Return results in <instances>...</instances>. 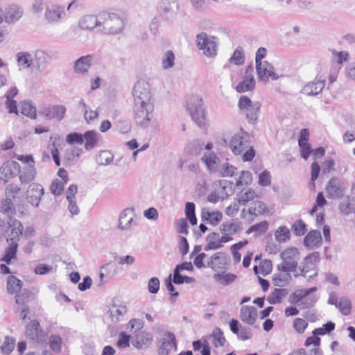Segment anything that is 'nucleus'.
<instances>
[{
  "mask_svg": "<svg viewBox=\"0 0 355 355\" xmlns=\"http://www.w3.org/2000/svg\"><path fill=\"white\" fill-rule=\"evenodd\" d=\"M322 242V236L319 230L310 231L304 239V245L309 249L318 248Z\"/></svg>",
  "mask_w": 355,
  "mask_h": 355,
  "instance_id": "4be33fe9",
  "label": "nucleus"
},
{
  "mask_svg": "<svg viewBox=\"0 0 355 355\" xmlns=\"http://www.w3.org/2000/svg\"><path fill=\"white\" fill-rule=\"evenodd\" d=\"M329 198L337 199L343 197L346 187L344 183L337 178H331L325 187Z\"/></svg>",
  "mask_w": 355,
  "mask_h": 355,
  "instance_id": "9d476101",
  "label": "nucleus"
},
{
  "mask_svg": "<svg viewBox=\"0 0 355 355\" xmlns=\"http://www.w3.org/2000/svg\"><path fill=\"white\" fill-rule=\"evenodd\" d=\"M291 230L297 236L304 235L307 231L306 225L302 219L295 221L291 226Z\"/></svg>",
  "mask_w": 355,
  "mask_h": 355,
  "instance_id": "864d4df0",
  "label": "nucleus"
},
{
  "mask_svg": "<svg viewBox=\"0 0 355 355\" xmlns=\"http://www.w3.org/2000/svg\"><path fill=\"white\" fill-rule=\"evenodd\" d=\"M284 272V274H281L280 272H279L273 275L272 283L275 286L282 287L288 284L291 282L292 279L291 272Z\"/></svg>",
  "mask_w": 355,
  "mask_h": 355,
  "instance_id": "a19ab883",
  "label": "nucleus"
},
{
  "mask_svg": "<svg viewBox=\"0 0 355 355\" xmlns=\"http://www.w3.org/2000/svg\"><path fill=\"white\" fill-rule=\"evenodd\" d=\"M19 164L14 160H8L2 164L0 168V173L6 179L16 176L20 173Z\"/></svg>",
  "mask_w": 355,
  "mask_h": 355,
  "instance_id": "f3484780",
  "label": "nucleus"
},
{
  "mask_svg": "<svg viewBox=\"0 0 355 355\" xmlns=\"http://www.w3.org/2000/svg\"><path fill=\"white\" fill-rule=\"evenodd\" d=\"M66 110V107L63 105L47 106L40 111L39 114L47 119H56L61 121L64 116Z\"/></svg>",
  "mask_w": 355,
  "mask_h": 355,
  "instance_id": "dca6fc26",
  "label": "nucleus"
},
{
  "mask_svg": "<svg viewBox=\"0 0 355 355\" xmlns=\"http://www.w3.org/2000/svg\"><path fill=\"white\" fill-rule=\"evenodd\" d=\"M202 161L211 172H216L219 168L220 159L214 153H205L202 157Z\"/></svg>",
  "mask_w": 355,
  "mask_h": 355,
  "instance_id": "c756f323",
  "label": "nucleus"
},
{
  "mask_svg": "<svg viewBox=\"0 0 355 355\" xmlns=\"http://www.w3.org/2000/svg\"><path fill=\"white\" fill-rule=\"evenodd\" d=\"M99 14L97 16L92 15H87L84 16L79 21V26L82 29L92 30L97 28L99 31L101 24L98 22Z\"/></svg>",
  "mask_w": 355,
  "mask_h": 355,
  "instance_id": "393cba45",
  "label": "nucleus"
},
{
  "mask_svg": "<svg viewBox=\"0 0 355 355\" xmlns=\"http://www.w3.org/2000/svg\"><path fill=\"white\" fill-rule=\"evenodd\" d=\"M178 10L179 4L177 0H162L157 16L163 20L170 21L176 17Z\"/></svg>",
  "mask_w": 355,
  "mask_h": 355,
  "instance_id": "1a4fd4ad",
  "label": "nucleus"
},
{
  "mask_svg": "<svg viewBox=\"0 0 355 355\" xmlns=\"http://www.w3.org/2000/svg\"><path fill=\"white\" fill-rule=\"evenodd\" d=\"M214 277L216 280L220 281L221 284L223 286H227L235 281L236 279V275L231 273L227 274H216L214 275Z\"/></svg>",
  "mask_w": 355,
  "mask_h": 355,
  "instance_id": "4d7b16f0",
  "label": "nucleus"
},
{
  "mask_svg": "<svg viewBox=\"0 0 355 355\" xmlns=\"http://www.w3.org/2000/svg\"><path fill=\"white\" fill-rule=\"evenodd\" d=\"M344 315H348L351 313L352 304L347 298H341L337 306Z\"/></svg>",
  "mask_w": 355,
  "mask_h": 355,
  "instance_id": "bf43d9fd",
  "label": "nucleus"
},
{
  "mask_svg": "<svg viewBox=\"0 0 355 355\" xmlns=\"http://www.w3.org/2000/svg\"><path fill=\"white\" fill-rule=\"evenodd\" d=\"M17 58L19 65L24 68L30 67L33 62V58L28 52H19Z\"/></svg>",
  "mask_w": 355,
  "mask_h": 355,
  "instance_id": "de8ad7c7",
  "label": "nucleus"
},
{
  "mask_svg": "<svg viewBox=\"0 0 355 355\" xmlns=\"http://www.w3.org/2000/svg\"><path fill=\"white\" fill-rule=\"evenodd\" d=\"M83 149L76 146L67 149L64 155V163L65 165L76 163L80 157Z\"/></svg>",
  "mask_w": 355,
  "mask_h": 355,
  "instance_id": "7c9ffc66",
  "label": "nucleus"
},
{
  "mask_svg": "<svg viewBox=\"0 0 355 355\" xmlns=\"http://www.w3.org/2000/svg\"><path fill=\"white\" fill-rule=\"evenodd\" d=\"M51 60V55L42 50H37L34 53L33 62L36 69L40 72L44 71Z\"/></svg>",
  "mask_w": 355,
  "mask_h": 355,
  "instance_id": "a211bd4d",
  "label": "nucleus"
},
{
  "mask_svg": "<svg viewBox=\"0 0 355 355\" xmlns=\"http://www.w3.org/2000/svg\"><path fill=\"white\" fill-rule=\"evenodd\" d=\"M26 336L28 338L38 344H42L46 342V335L40 328V323L37 320H33L27 325Z\"/></svg>",
  "mask_w": 355,
  "mask_h": 355,
  "instance_id": "f8f14e48",
  "label": "nucleus"
},
{
  "mask_svg": "<svg viewBox=\"0 0 355 355\" xmlns=\"http://www.w3.org/2000/svg\"><path fill=\"white\" fill-rule=\"evenodd\" d=\"M23 15V10L19 6L12 4L6 8L5 10L4 20L6 23H15Z\"/></svg>",
  "mask_w": 355,
  "mask_h": 355,
  "instance_id": "5701e85b",
  "label": "nucleus"
},
{
  "mask_svg": "<svg viewBox=\"0 0 355 355\" xmlns=\"http://www.w3.org/2000/svg\"><path fill=\"white\" fill-rule=\"evenodd\" d=\"M66 142L69 144L83 143V135L77 132L69 133L66 137Z\"/></svg>",
  "mask_w": 355,
  "mask_h": 355,
  "instance_id": "052dcab7",
  "label": "nucleus"
},
{
  "mask_svg": "<svg viewBox=\"0 0 355 355\" xmlns=\"http://www.w3.org/2000/svg\"><path fill=\"white\" fill-rule=\"evenodd\" d=\"M0 211L6 214L9 218L10 221L14 219L13 216L16 214V209L11 198H6L1 200Z\"/></svg>",
  "mask_w": 355,
  "mask_h": 355,
  "instance_id": "473e14b6",
  "label": "nucleus"
},
{
  "mask_svg": "<svg viewBox=\"0 0 355 355\" xmlns=\"http://www.w3.org/2000/svg\"><path fill=\"white\" fill-rule=\"evenodd\" d=\"M36 170L33 164H28L24 168L22 173L19 175L20 182L27 184L35 179Z\"/></svg>",
  "mask_w": 355,
  "mask_h": 355,
  "instance_id": "72a5a7b5",
  "label": "nucleus"
},
{
  "mask_svg": "<svg viewBox=\"0 0 355 355\" xmlns=\"http://www.w3.org/2000/svg\"><path fill=\"white\" fill-rule=\"evenodd\" d=\"M252 173L248 171H242L239 178L236 180V186L249 184L252 182Z\"/></svg>",
  "mask_w": 355,
  "mask_h": 355,
  "instance_id": "680f3d73",
  "label": "nucleus"
},
{
  "mask_svg": "<svg viewBox=\"0 0 355 355\" xmlns=\"http://www.w3.org/2000/svg\"><path fill=\"white\" fill-rule=\"evenodd\" d=\"M227 257L224 252H218L214 254L207 262V267L214 270L222 269L226 265Z\"/></svg>",
  "mask_w": 355,
  "mask_h": 355,
  "instance_id": "a878e982",
  "label": "nucleus"
},
{
  "mask_svg": "<svg viewBox=\"0 0 355 355\" xmlns=\"http://www.w3.org/2000/svg\"><path fill=\"white\" fill-rule=\"evenodd\" d=\"M135 209L128 207L124 209L119 214L118 228L121 230H130L133 225H136L134 220Z\"/></svg>",
  "mask_w": 355,
  "mask_h": 355,
  "instance_id": "4468645a",
  "label": "nucleus"
},
{
  "mask_svg": "<svg viewBox=\"0 0 355 355\" xmlns=\"http://www.w3.org/2000/svg\"><path fill=\"white\" fill-rule=\"evenodd\" d=\"M99 20L98 22L101 24L99 31L107 34H119L121 33L125 26L124 19L118 13L100 12Z\"/></svg>",
  "mask_w": 355,
  "mask_h": 355,
  "instance_id": "f257e3e1",
  "label": "nucleus"
},
{
  "mask_svg": "<svg viewBox=\"0 0 355 355\" xmlns=\"http://www.w3.org/2000/svg\"><path fill=\"white\" fill-rule=\"evenodd\" d=\"M255 87V80L254 77H243V81L240 82L236 89L239 93L245 92L250 90H252Z\"/></svg>",
  "mask_w": 355,
  "mask_h": 355,
  "instance_id": "ea45409f",
  "label": "nucleus"
},
{
  "mask_svg": "<svg viewBox=\"0 0 355 355\" xmlns=\"http://www.w3.org/2000/svg\"><path fill=\"white\" fill-rule=\"evenodd\" d=\"M256 69L259 81L266 83L269 80V78L275 80L279 78V76L275 73L274 67L267 61L263 62L259 66L256 65Z\"/></svg>",
  "mask_w": 355,
  "mask_h": 355,
  "instance_id": "ddd939ff",
  "label": "nucleus"
},
{
  "mask_svg": "<svg viewBox=\"0 0 355 355\" xmlns=\"http://www.w3.org/2000/svg\"><path fill=\"white\" fill-rule=\"evenodd\" d=\"M154 110L153 103L147 105L134 104V119L136 123L143 128L149 126Z\"/></svg>",
  "mask_w": 355,
  "mask_h": 355,
  "instance_id": "20e7f679",
  "label": "nucleus"
},
{
  "mask_svg": "<svg viewBox=\"0 0 355 355\" xmlns=\"http://www.w3.org/2000/svg\"><path fill=\"white\" fill-rule=\"evenodd\" d=\"M127 313V307L121 303H117L113 300L112 303L110 304L107 313H109L111 321L113 323H117L123 320L125 315Z\"/></svg>",
  "mask_w": 355,
  "mask_h": 355,
  "instance_id": "2eb2a0df",
  "label": "nucleus"
},
{
  "mask_svg": "<svg viewBox=\"0 0 355 355\" xmlns=\"http://www.w3.org/2000/svg\"><path fill=\"white\" fill-rule=\"evenodd\" d=\"M300 253L296 248H290L280 254L282 261L277 266L279 272H297Z\"/></svg>",
  "mask_w": 355,
  "mask_h": 355,
  "instance_id": "7ed1b4c3",
  "label": "nucleus"
},
{
  "mask_svg": "<svg viewBox=\"0 0 355 355\" xmlns=\"http://www.w3.org/2000/svg\"><path fill=\"white\" fill-rule=\"evenodd\" d=\"M43 194L44 189L41 184L31 185V193L27 196L28 202L36 207H38Z\"/></svg>",
  "mask_w": 355,
  "mask_h": 355,
  "instance_id": "c85d7f7f",
  "label": "nucleus"
},
{
  "mask_svg": "<svg viewBox=\"0 0 355 355\" xmlns=\"http://www.w3.org/2000/svg\"><path fill=\"white\" fill-rule=\"evenodd\" d=\"M15 346V339L10 336H6L3 344L1 347V352L6 354H9L14 349Z\"/></svg>",
  "mask_w": 355,
  "mask_h": 355,
  "instance_id": "6e6d98bb",
  "label": "nucleus"
},
{
  "mask_svg": "<svg viewBox=\"0 0 355 355\" xmlns=\"http://www.w3.org/2000/svg\"><path fill=\"white\" fill-rule=\"evenodd\" d=\"M293 327L298 334H303L307 328L308 322L302 318H297L293 321Z\"/></svg>",
  "mask_w": 355,
  "mask_h": 355,
  "instance_id": "e2e57ef3",
  "label": "nucleus"
},
{
  "mask_svg": "<svg viewBox=\"0 0 355 355\" xmlns=\"http://www.w3.org/2000/svg\"><path fill=\"white\" fill-rule=\"evenodd\" d=\"M291 232L288 227L286 226H281L277 228L275 232V239L279 243L286 242L290 239Z\"/></svg>",
  "mask_w": 355,
  "mask_h": 355,
  "instance_id": "603ef678",
  "label": "nucleus"
},
{
  "mask_svg": "<svg viewBox=\"0 0 355 355\" xmlns=\"http://www.w3.org/2000/svg\"><path fill=\"white\" fill-rule=\"evenodd\" d=\"M12 226L13 228L11 231V236L10 239H7V241L10 240L12 243H17L19 241L20 236L23 233V226L21 223L17 219L11 220Z\"/></svg>",
  "mask_w": 355,
  "mask_h": 355,
  "instance_id": "c9c22d12",
  "label": "nucleus"
},
{
  "mask_svg": "<svg viewBox=\"0 0 355 355\" xmlns=\"http://www.w3.org/2000/svg\"><path fill=\"white\" fill-rule=\"evenodd\" d=\"M175 55L171 51H167L162 60V67L164 69L171 68L174 65Z\"/></svg>",
  "mask_w": 355,
  "mask_h": 355,
  "instance_id": "0e129e2a",
  "label": "nucleus"
},
{
  "mask_svg": "<svg viewBox=\"0 0 355 355\" xmlns=\"http://www.w3.org/2000/svg\"><path fill=\"white\" fill-rule=\"evenodd\" d=\"M320 261V254L314 252L304 259L302 267H299L300 275L308 280L313 279L318 275L317 263Z\"/></svg>",
  "mask_w": 355,
  "mask_h": 355,
  "instance_id": "0eeeda50",
  "label": "nucleus"
},
{
  "mask_svg": "<svg viewBox=\"0 0 355 355\" xmlns=\"http://www.w3.org/2000/svg\"><path fill=\"white\" fill-rule=\"evenodd\" d=\"M18 243H10V245L6 249L5 254L2 258H1V261H4L8 264H10L11 260L16 257V254L17 251Z\"/></svg>",
  "mask_w": 355,
  "mask_h": 355,
  "instance_id": "c03bdc74",
  "label": "nucleus"
},
{
  "mask_svg": "<svg viewBox=\"0 0 355 355\" xmlns=\"http://www.w3.org/2000/svg\"><path fill=\"white\" fill-rule=\"evenodd\" d=\"M266 209L267 207L265 203L261 201L256 200L250 204L248 213L251 215L257 216L264 214Z\"/></svg>",
  "mask_w": 355,
  "mask_h": 355,
  "instance_id": "a18cd8bd",
  "label": "nucleus"
},
{
  "mask_svg": "<svg viewBox=\"0 0 355 355\" xmlns=\"http://www.w3.org/2000/svg\"><path fill=\"white\" fill-rule=\"evenodd\" d=\"M238 338L241 340H249L252 337V333L250 328L240 325V329L236 334Z\"/></svg>",
  "mask_w": 355,
  "mask_h": 355,
  "instance_id": "338daca9",
  "label": "nucleus"
},
{
  "mask_svg": "<svg viewBox=\"0 0 355 355\" xmlns=\"http://www.w3.org/2000/svg\"><path fill=\"white\" fill-rule=\"evenodd\" d=\"M35 295L33 293L28 289H21L16 293L15 301L18 304H23L34 300Z\"/></svg>",
  "mask_w": 355,
  "mask_h": 355,
  "instance_id": "e433bc0d",
  "label": "nucleus"
},
{
  "mask_svg": "<svg viewBox=\"0 0 355 355\" xmlns=\"http://www.w3.org/2000/svg\"><path fill=\"white\" fill-rule=\"evenodd\" d=\"M116 345L121 349L126 348L130 345V336L122 331L119 335Z\"/></svg>",
  "mask_w": 355,
  "mask_h": 355,
  "instance_id": "69168bd1",
  "label": "nucleus"
},
{
  "mask_svg": "<svg viewBox=\"0 0 355 355\" xmlns=\"http://www.w3.org/2000/svg\"><path fill=\"white\" fill-rule=\"evenodd\" d=\"M21 113L31 119H35L37 116L35 107L31 101H24L21 103Z\"/></svg>",
  "mask_w": 355,
  "mask_h": 355,
  "instance_id": "79ce46f5",
  "label": "nucleus"
},
{
  "mask_svg": "<svg viewBox=\"0 0 355 355\" xmlns=\"http://www.w3.org/2000/svg\"><path fill=\"white\" fill-rule=\"evenodd\" d=\"M152 340L151 334L141 331L135 336V338L132 340V345L137 349L146 348L151 344Z\"/></svg>",
  "mask_w": 355,
  "mask_h": 355,
  "instance_id": "b1692460",
  "label": "nucleus"
},
{
  "mask_svg": "<svg viewBox=\"0 0 355 355\" xmlns=\"http://www.w3.org/2000/svg\"><path fill=\"white\" fill-rule=\"evenodd\" d=\"M134 104L147 105L153 103L149 83L145 80L137 81L132 89Z\"/></svg>",
  "mask_w": 355,
  "mask_h": 355,
  "instance_id": "39448f33",
  "label": "nucleus"
},
{
  "mask_svg": "<svg viewBox=\"0 0 355 355\" xmlns=\"http://www.w3.org/2000/svg\"><path fill=\"white\" fill-rule=\"evenodd\" d=\"M288 291L284 288H275L267 298L268 302L270 304H279L282 299L286 296Z\"/></svg>",
  "mask_w": 355,
  "mask_h": 355,
  "instance_id": "58836bf2",
  "label": "nucleus"
},
{
  "mask_svg": "<svg viewBox=\"0 0 355 355\" xmlns=\"http://www.w3.org/2000/svg\"><path fill=\"white\" fill-rule=\"evenodd\" d=\"M242 230V223L238 218H233L230 220L225 221L220 226V232H227L232 235Z\"/></svg>",
  "mask_w": 355,
  "mask_h": 355,
  "instance_id": "bb28decb",
  "label": "nucleus"
},
{
  "mask_svg": "<svg viewBox=\"0 0 355 355\" xmlns=\"http://www.w3.org/2000/svg\"><path fill=\"white\" fill-rule=\"evenodd\" d=\"M354 197H351L350 196H347L343 200H342L339 203V209L340 212L344 215H349L353 211V205L352 202H354Z\"/></svg>",
  "mask_w": 355,
  "mask_h": 355,
  "instance_id": "37998d69",
  "label": "nucleus"
},
{
  "mask_svg": "<svg viewBox=\"0 0 355 355\" xmlns=\"http://www.w3.org/2000/svg\"><path fill=\"white\" fill-rule=\"evenodd\" d=\"M187 109L193 121L200 127L206 123L205 107L203 100L198 96H191L187 102Z\"/></svg>",
  "mask_w": 355,
  "mask_h": 355,
  "instance_id": "f03ea898",
  "label": "nucleus"
},
{
  "mask_svg": "<svg viewBox=\"0 0 355 355\" xmlns=\"http://www.w3.org/2000/svg\"><path fill=\"white\" fill-rule=\"evenodd\" d=\"M324 80H318L306 83L302 89V93L307 96H316L324 87Z\"/></svg>",
  "mask_w": 355,
  "mask_h": 355,
  "instance_id": "cd10ccee",
  "label": "nucleus"
},
{
  "mask_svg": "<svg viewBox=\"0 0 355 355\" xmlns=\"http://www.w3.org/2000/svg\"><path fill=\"white\" fill-rule=\"evenodd\" d=\"M268 229V223L266 220H263L250 226L246 231V234H250L252 232H255L257 236H258L266 233Z\"/></svg>",
  "mask_w": 355,
  "mask_h": 355,
  "instance_id": "49530a36",
  "label": "nucleus"
},
{
  "mask_svg": "<svg viewBox=\"0 0 355 355\" xmlns=\"http://www.w3.org/2000/svg\"><path fill=\"white\" fill-rule=\"evenodd\" d=\"M164 335L166 338H162L159 341V355H168L172 349L177 351L178 349L177 340L175 334L172 332L167 331Z\"/></svg>",
  "mask_w": 355,
  "mask_h": 355,
  "instance_id": "9b49d317",
  "label": "nucleus"
},
{
  "mask_svg": "<svg viewBox=\"0 0 355 355\" xmlns=\"http://www.w3.org/2000/svg\"><path fill=\"white\" fill-rule=\"evenodd\" d=\"M317 300L318 298L315 295H309L302 300V304H299V306L302 309L311 308L315 305Z\"/></svg>",
  "mask_w": 355,
  "mask_h": 355,
  "instance_id": "774afa93",
  "label": "nucleus"
},
{
  "mask_svg": "<svg viewBox=\"0 0 355 355\" xmlns=\"http://www.w3.org/2000/svg\"><path fill=\"white\" fill-rule=\"evenodd\" d=\"M250 135L243 128L234 135L230 142V148L234 155H241L250 147Z\"/></svg>",
  "mask_w": 355,
  "mask_h": 355,
  "instance_id": "423d86ee",
  "label": "nucleus"
},
{
  "mask_svg": "<svg viewBox=\"0 0 355 355\" xmlns=\"http://www.w3.org/2000/svg\"><path fill=\"white\" fill-rule=\"evenodd\" d=\"M94 55H87L77 59L73 65L74 71L78 74H85L88 72L89 69L92 66Z\"/></svg>",
  "mask_w": 355,
  "mask_h": 355,
  "instance_id": "6ab92c4d",
  "label": "nucleus"
},
{
  "mask_svg": "<svg viewBox=\"0 0 355 355\" xmlns=\"http://www.w3.org/2000/svg\"><path fill=\"white\" fill-rule=\"evenodd\" d=\"M334 329L335 323L331 321H329L323 324L322 327L315 329L312 334L315 336H322L327 334H329L333 330H334Z\"/></svg>",
  "mask_w": 355,
  "mask_h": 355,
  "instance_id": "5fc2aeb1",
  "label": "nucleus"
},
{
  "mask_svg": "<svg viewBox=\"0 0 355 355\" xmlns=\"http://www.w3.org/2000/svg\"><path fill=\"white\" fill-rule=\"evenodd\" d=\"M212 336L214 338L213 345L215 347H223L225 345L226 339L223 336V332L220 328H214L212 332Z\"/></svg>",
  "mask_w": 355,
  "mask_h": 355,
  "instance_id": "3c124183",
  "label": "nucleus"
},
{
  "mask_svg": "<svg viewBox=\"0 0 355 355\" xmlns=\"http://www.w3.org/2000/svg\"><path fill=\"white\" fill-rule=\"evenodd\" d=\"M241 320L249 325H254L257 318V309L253 306H244L241 309Z\"/></svg>",
  "mask_w": 355,
  "mask_h": 355,
  "instance_id": "412c9836",
  "label": "nucleus"
},
{
  "mask_svg": "<svg viewBox=\"0 0 355 355\" xmlns=\"http://www.w3.org/2000/svg\"><path fill=\"white\" fill-rule=\"evenodd\" d=\"M185 214L187 219L192 225L197 224V218L196 216L195 204L188 202L185 205Z\"/></svg>",
  "mask_w": 355,
  "mask_h": 355,
  "instance_id": "8fccbe9b",
  "label": "nucleus"
},
{
  "mask_svg": "<svg viewBox=\"0 0 355 355\" xmlns=\"http://www.w3.org/2000/svg\"><path fill=\"white\" fill-rule=\"evenodd\" d=\"M64 15V8L59 5H52L46 8L45 18L50 23H54L61 19Z\"/></svg>",
  "mask_w": 355,
  "mask_h": 355,
  "instance_id": "aec40b11",
  "label": "nucleus"
},
{
  "mask_svg": "<svg viewBox=\"0 0 355 355\" xmlns=\"http://www.w3.org/2000/svg\"><path fill=\"white\" fill-rule=\"evenodd\" d=\"M230 62L235 65H241L245 62L244 51L242 47L238 46L229 60Z\"/></svg>",
  "mask_w": 355,
  "mask_h": 355,
  "instance_id": "09e8293b",
  "label": "nucleus"
},
{
  "mask_svg": "<svg viewBox=\"0 0 355 355\" xmlns=\"http://www.w3.org/2000/svg\"><path fill=\"white\" fill-rule=\"evenodd\" d=\"M23 282L17 277L10 275L7 279V291L12 295L17 293L22 288Z\"/></svg>",
  "mask_w": 355,
  "mask_h": 355,
  "instance_id": "f704fd0d",
  "label": "nucleus"
},
{
  "mask_svg": "<svg viewBox=\"0 0 355 355\" xmlns=\"http://www.w3.org/2000/svg\"><path fill=\"white\" fill-rule=\"evenodd\" d=\"M98 134L95 130H87L83 134V140L85 142V148L86 150H91L98 144Z\"/></svg>",
  "mask_w": 355,
  "mask_h": 355,
  "instance_id": "2f4dec72",
  "label": "nucleus"
},
{
  "mask_svg": "<svg viewBox=\"0 0 355 355\" xmlns=\"http://www.w3.org/2000/svg\"><path fill=\"white\" fill-rule=\"evenodd\" d=\"M254 196L255 192L252 189H248L244 193L241 192V193L238 195L239 203L243 205H245L249 201L252 200Z\"/></svg>",
  "mask_w": 355,
  "mask_h": 355,
  "instance_id": "13d9d810",
  "label": "nucleus"
},
{
  "mask_svg": "<svg viewBox=\"0 0 355 355\" xmlns=\"http://www.w3.org/2000/svg\"><path fill=\"white\" fill-rule=\"evenodd\" d=\"M260 106V103L256 102L251 107H248L247 110L243 112L245 113L246 118L250 123L254 124L257 123Z\"/></svg>",
  "mask_w": 355,
  "mask_h": 355,
  "instance_id": "4c0bfd02",
  "label": "nucleus"
},
{
  "mask_svg": "<svg viewBox=\"0 0 355 355\" xmlns=\"http://www.w3.org/2000/svg\"><path fill=\"white\" fill-rule=\"evenodd\" d=\"M197 46L203 50V53L208 57H214L217 53V42L215 37H208L205 33L197 35Z\"/></svg>",
  "mask_w": 355,
  "mask_h": 355,
  "instance_id": "6e6552de",
  "label": "nucleus"
}]
</instances>
